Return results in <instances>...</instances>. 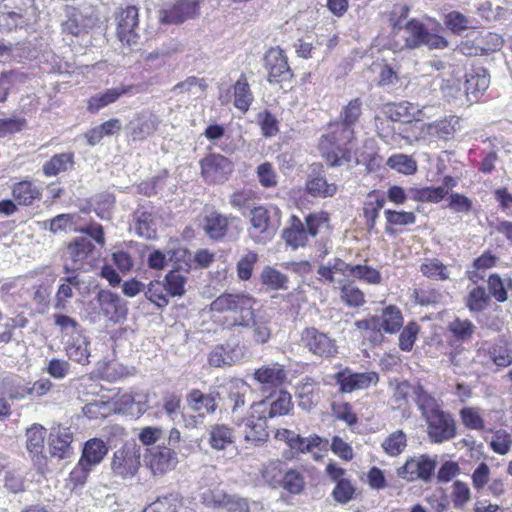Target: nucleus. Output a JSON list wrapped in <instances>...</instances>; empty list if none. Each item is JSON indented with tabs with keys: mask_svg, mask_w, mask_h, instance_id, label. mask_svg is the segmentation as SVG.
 <instances>
[{
	"mask_svg": "<svg viewBox=\"0 0 512 512\" xmlns=\"http://www.w3.org/2000/svg\"><path fill=\"white\" fill-rule=\"evenodd\" d=\"M39 9L35 0H3L0 7V31L11 32L37 22Z\"/></svg>",
	"mask_w": 512,
	"mask_h": 512,
	"instance_id": "f257e3e1",
	"label": "nucleus"
},
{
	"mask_svg": "<svg viewBox=\"0 0 512 512\" xmlns=\"http://www.w3.org/2000/svg\"><path fill=\"white\" fill-rule=\"evenodd\" d=\"M404 45L414 50L423 46L429 50H443L448 47L449 41L436 33L429 31L426 25L418 19L412 18L404 23Z\"/></svg>",
	"mask_w": 512,
	"mask_h": 512,
	"instance_id": "f03ea898",
	"label": "nucleus"
},
{
	"mask_svg": "<svg viewBox=\"0 0 512 512\" xmlns=\"http://www.w3.org/2000/svg\"><path fill=\"white\" fill-rule=\"evenodd\" d=\"M427 433L432 443H443L457 434L456 422L452 415L441 408L425 413Z\"/></svg>",
	"mask_w": 512,
	"mask_h": 512,
	"instance_id": "7ed1b4c3",
	"label": "nucleus"
},
{
	"mask_svg": "<svg viewBox=\"0 0 512 512\" xmlns=\"http://www.w3.org/2000/svg\"><path fill=\"white\" fill-rule=\"evenodd\" d=\"M325 475L335 484L331 496L336 503L345 505L356 498L357 487L344 468L330 461L325 467Z\"/></svg>",
	"mask_w": 512,
	"mask_h": 512,
	"instance_id": "20e7f679",
	"label": "nucleus"
},
{
	"mask_svg": "<svg viewBox=\"0 0 512 512\" xmlns=\"http://www.w3.org/2000/svg\"><path fill=\"white\" fill-rule=\"evenodd\" d=\"M251 225L249 231L253 240L257 243H265L271 240L279 226L277 209H267L263 206L251 209Z\"/></svg>",
	"mask_w": 512,
	"mask_h": 512,
	"instance_id": "39448f33",
	"label": "nucleus"
},
{
	"mask_svg": "<svg viewBox=\"0 0 512 512\" xmlns=\"http://www.w3.org/2000/svg\"><path fill=\"white\" fill-rule=\"evenodd\" d=\"M277 474H281L280 463L271 462L262 471L263 478L273 487L279 484L286 492L291 495H299L305 490L306 482L304 475L296 470H287L280 481H274Z\"/></svg>",
	"mask_w": 512,
	"mask_h": 512,
	"instance_id": "423d86ee",
	"label": "nucleus"
},
{
	"mask_svg": "<svg viewBox=\"0 0 512 512\" xmlns=\"http://www.w3.org/2000/svg\"><path fill=\"white\" fill-rule=\"evenodd\" d=\"M437 461L427 454L409 457L405 463L397 469V475L409 482L422 480L429 482L434 475Z\"/></svg>",
	"mask_w": 512,
	"mask_h": 512,
	"instance_id": "0eeeda50",
	"label": "nucleus"
},
{
	"mask_svg": "<svg viewBox=\"0 0 512 512\" xmlns=\"http://www.w3.org/2000/svg\"><path fill=\"white\" fill-rule=\"evenodd\" d=\"M334 379L339 386V392L348 394L376 385L379 382V375L374 371L353 372L351 369L345 368L336 372Z\"/></svg>",
	"mask_w": 512,
	"mask_h": 512,
	"instance_id": "6e6552de",
	"label": "nucleus"
},
{
	"mask_svg": "<svg viewBox=\"0 0 512 512\" xmlns=\"http://www.w3.org/2000/svg\"><path fill=\"white\" fill-rule=\"evenodd\" d=\"M236 222H239L237 217L212 209L205 212L201 220V227L209 239L220 241L229 235Z\"/></svg>",
	"mask_w": 512,
	"mask_h": 512,
	"instance_id": "1a4fd4ad",
	"label": "nucleus"
},
{
	"mask_svg": "<svg viewBox=\"0 0 512 512\" xmlns=\"http://www.w3.org/2000/svg\"><path fill=\"white\" fill-rule=\"evenodd\" d=\"M140 467V452L135 446L124 445L114 452L111 470L123 479L133 477Z\"/></svg>",
	"mask_w": 512,
	"mask_h": 512,
	"instance_id": "9d476101",
	"label": "nucleus"
},
{
	"mask_svg": "<svg viewBox=\"0 0 512 512\" xmlns=\"http://www.w3.org/2000/svg\"><path fill=\"white\" fill-rule=\"evenodd\" d=\"M264 66L268 71L267 80L270 84H281L292 79L293 73L284 51L279 47L270 48L264 56Z\"/></svg>",
	"mask_w": 512,
	"mask_h": 512,
	"instance_id": "9b49d317",
	"label": "nucleus"
},
{
	"mask_svg": "<svg viewBox=\"0 0 512 512\" xmlns=\"http://www.w3.org/2000/svg\"><path fill=\"white\" fill-rule=\"evenodd\" d=\"M117 36L122 44L132 47L140 38L139 10L136 6H127L117 16Z\"/></svg>",
	"mask_w": 512,
	"mask_h": 512,
	"instance_id": "f8f14e48",
	"label": "nucleus"
},
{
	"mask_svg": "<svg viewBox=\"0 0 512 512\" xmlns=\"http://www.w3.org/2000/svg\"><path fill=\"white\" fill-rule=\"evenodd\" d=\"M199 0H177L159 11L161 24L179 25L199 14Z\"/></svg>",
	"mask_w": 512,
	"mask_h": 512,
	"instance_id": "ddd939ff",
	"label": "nucleus"
},
{
	"mask_svg": "<svg viewBox=\"0 0 512 512\" xmlns=\"http://www.w3.org/2000/svg\"><path fill=\"white\" fill-rule=\"evenodd\" d=\"M200 166L208 183H223L233 171L232 162L220 154H209L200 161Z\"/></svg>",
	"mask_w": 512,
	"mask_h": 512,
	"instance_id": "4468645a",
	"label": "nucleus"
},
{
	"mask_svg": "<svg viewBox=\"0 0 512 512\" xmlns=\"http://www.w3.org/2000/svg\"><path fill=\"white\" fill-rule=\"evenodd\" d=\"M252 406L254 417L270 419L287 415L293 408V402L288 392L280 391L275 400L270 402L269 399H263Z\"/></svg>",
	"mask_w": 512,
	"mask_h": 512,
	"instance_id": "2eb2a0df",
	"label": "nucleus"
},
{
	"mask_svg": "<svg viewBox=\"0 0 512 512\" xmlns=\"http://www.w3.org/2000/svg\"><path fill=\"white\" fill-rule=\"evenodd\" d=\"M490 85V74L484 67H473L465 74L464 91L467 101L477 102Z\"/></svg>",
	"mask_w": 512,
	"mask_h": 512,
	"instance_id": "dca6fc26",
	"label": "nucleus"
},
{
	"mask_svg": "<svg viewBox=\"0 0 512 512\" xmlns=\"http://www.w3.org/2000/svg\"><path fill=\"white\" fill-rule=\"evenodd\" d=\"M306 191L313 197L328 198L335 195L337 186L328 183L321 164H312L306 180Z\"/></svg>",
	"mask_w": 512,
	"mask_h": 512,
	"instance_id": "f3484780",
	"label": "nucleus"
},
{
	"mask_svg": "<svg viewBox=\"0 0 512 512\" xmlns=\"http://www.w3.org/2000/svg\"><path fill=\"white\" fill-rule=\"evenodd\" d=\"M275 439L285 442L290 450L297 454L311 452L313 448L319 447L322 442L321 437L316 434L304 438L287 428L277 429Z\"/></svg>",
	"mask_w": 512,
	"mask_h": 512,
	"instance_id": "a211bd4d",
	"label": "nucleus"
},
{
	"mask_svg": "<svg viewBox=\"0 0 512 512\" xmlns=\"http://www.w3.org/2000/svg\"><path fill=\"white\" fill-rule=\"evenodd\" d=\"M95 299L97 300L101 312L111 321H118L125 318L127 310L119 295L110 290L101 289L98 291Z\"/></svg>",
	"mask_w": 512,
	"mask_h": 512,
	"instance_id": "6ab92c4d",
	"label": "nucleus"
},
{
	"mask_svg": "<svg viewBox=\"0 0 512 512\" xmlns=\"http://www.w3.org/2000/svg\"><path fill=\"white\" fill-rule=\"evenodd\" d=\"M46 433V428L38 423H34L26 429V449L34 461L46 462L44 454Z\"/></svg>",
	"mask_w": 512,
	"mask_h": 512,
	"instance_id": "aec40b11",
	"label": "nucleus"
},
{
	"mask_svg": "<svg viewBox=\"0 0 512 512\" xmlns=\"http://www.w3.org/2000/svg\"><path fill=\"white\" fill-rule=\"evenodd\" d=\"M160 119L152 113H140L129 124L130 135L134 141H142L151 136L159 127Z\"/></svg>",
	"mask_w": 512,
	"mask_h": 512,
	"instance_id": "412c9836",
	"label": "nucleus"
},
{
	"mask_svg": "<svg viewBox=\"0 0 512 512\" xmlns=\"http://www.w3.org/2000/svg\"><path fill=\"white\" fill-rule=\"evenodd\" d=\"M176 452L166 446H158L148 456V465L154 474H163L175 467Z\"/></svg>",
	"mask_w": 512,
	"mask_h": 512,
	"instance_id": "4be33fe9",
	"label": "nucleus"
},
{
	"mask_svg": "<svg viewBox=\"0 0 512 512\" xmlns=\"http://www.w3.org/2000/svg\"><path fill=\"white\" fill-rule=\"evenodd\" d=\"M299 345L308 352H331L334 347L332 340L315 328L303 330Z\"/></svg>",
	"mask_w": 512,
	"mask_h": 512,
	"instance_id": "5701e85b",
	"label": "nucleus"
},
{
	"mask_svg": "<svg viewBox=\"0 0 512 512\" xmlns=\"http://www.w3.org/2000/svg\"><path fill=\"white\" fill-rule=\"evenodd\" d=\"M266 418H257L253 416V406L245 423L244 438L255 446L265 443L268 440V426Z\"/></svg>",
	"mask_w": 512,
	"mask_h": 512,
	"instance_id": "b1692460",
	"label": "nucleus"
},
{
	"mask_svg": "<svg viewBox=\"0 0 512 512\" xmlns=\"http://www.w3.org/2000/svg\"><path fill=\"white\" fill-rule=\"evenodd\" d=\"M131 86H119L106 89L91 96L88 100L87 109L91 113H97L102 108L115 103L121 96L127 94L131 90Z\"/></svg>",
	"mask_w": 512,
	"mask_h": 512,
	"instance_id": "393cba45",
	"label": "nucleus"
},
{
	"mask_svg": "<svg viewBox=\"0 0 512 512\" xmlns=\"http://www.w3.org/2000/svg\"><path fill=\"white\" fill-rule=\"evenodd\" d=\"M255 300L246 294H237L235 304L231 308V312L236 314L234 325L241 327H250L253 321Z\"/></svg>",
	"mask_w": 512,
	"mask_h": 512,
	"instance_id": "a878e982",
	"label": "nucleus"
},
{
	"mask_svg": "<svg viewBox=\"0 0 512 512\" xmlns=\"http://www.w3.org/2000/svg\"><path fill=\"white\" fill-rule=\"evenodd\" d=\"M109 447L101 438H91L84 443L80 460L91 467L100 464L108 454Z\"/></svg>",
	"mask_w": 512,
	"mask_h": 512,
	"instance_id": "bb28decb",
	"label": "nucleus"
},
{
	"mask_svg": "<svg viewBox=\"0 0 512 512\" xmlns=\"http://www.w3.org/2000/svg\"><path fill=\"white\" fill-rule=\"evenodd\" d=\"M379 319L377 321L378 331L394 334L403 326V316L401 310L395 305H388L382 309L380 315H375Z\"/></svg>",
	"mask_w": 512,
	"mask_h": 512,
	"instance_id": "cd10ccee",
	"label": "nucleus"
},
{
	"mask_svg": "<svg viewBox=\"0 0 512 512\" xmlns=\"http://www.w3.org/2000/svg\"><path fill=\"white\" fill-rule=\"evenodd\" d=\"M12 196L19 205L30 206L42 197V190L29 180H23L12 186Z\"/></svg>",
	"mask_w": 512,
	"mask_h": 512,
	"instance_id": "c85d7f7f",
	"label": "nucleus"
},
{
	"mask_svg": "<svg viewBox=\"0 0 512 512\" xmlns=\"http://www.w3.org/2000/svg\"><path fill=\"white\" fill-rule=\"evenodd\" d=\"M219 394H204L199 389H193L187 396L189 406L199 414H212L217 409V396Z\"/></svg>",
	"mask_w": 512,
	"mask_h": 512,
	"instance_id": "c756f323",
	"label": "nucleus"
},
{
	"mask_svg": "<svg viewBox=\"0 0 512 512\" xmlns=\"http://www.w3.org/2000/svg\"><path fill=\"white\" fill-rule=\"evenodd\" d=\"M419 110L408 102L387 103L383 107L384 115L393 122H410Z\"/></svg>",
	"mask_w": 512,
	"mask_h": 512,
	"instance_id": "7c9ffc66",
	"label": "nucleus"
},
{
	"mask_svg": "<svg viewBox=\"0 0 512 512\" xmlns=\"http://www.w3.org/2000/svg\"><path fill=\"white\" fill-rule=\"evenodd\" d=\"M73 434L68 429L59 430L55 434H50L49 449L53 457L59 459L67 458L71 453V444Z\"/></svg>",
	"mask_w": 512,
	"mask_h": 512,
	"instance_id": "2f4dec72",
	"label": "nucleus"
},
{
	"mask_svg": "<svg viewBox=\"0 0 512 512\" xmlns=\"http://www.w3.org/2000/svg\"><path fill=\"white\" fill-rule=\"evenodd\" d=\"M73 166V153H59L52 156L43 164L42 171L46 177H53L59 175L60 173L72 170Z\"/></svg>",
	"mask_w": 512,
	"mask_h": 512,
	"instance_id": "473e14b6",
	"label": "nucleus"
},
{
	"mask_svg": "<svg viewBox=\"0 0 512 512\" xmlns=\"http://www.w3.org/2000/svg\"><path fill=\"white\" fill-rule=\"evenodd\" d=\"M95 246L87 237H77L68 245V253L74 263L72 270H78L82 263L93 252Z\"/></svg>",
	"mask_w": 512,
	"mask_h": 512,
	"instance_id": "72a5a7b5",
	"label": "nucleus"
},
{
	"mask_svg": "<svg viewBox=\"0 0 512 512\" xmlns=\"http://www.w3.org/2000/svg\"><path fill=\"white\" fill-rule=\"evenodd\" d=\"M282 237L293 249L305 246L308 240L305 225L296 216L291 217V225L283 231Z\"/></svg>",
	"mask_w": 512,
	"mask_h": 512,
	"instance_id": "f704fd0d",
	"label": "nucleus"
},
{
	"mask_svg": "<svg viewBox=\"0 0 512 512\" xmlns=\"http://www.w3.org/2000/svg\"><path fill=\"white\" fill-rule=\"evenodd\" d=\"M234 442L233 430L227 425H213L209 433V444L215 450H224Z\"/></svg>",
	"mask_w": 512,
	"mask_h": 512,
	"instance_id": "c9c22d12",
	"label": "nucleus"
},
{
	"mask_svg": "<svg viewBox=\"0 0 512 512\" xmlns=\"http://www.w3.org/2000/svg\"><path fill=\"white\" fill-rule=\"evenodd\" d=\"M254 378L261 384L280 386L286 379V373L281 366H263L254 372Z\"/></svg>",
	"mask_w": 512,
	"mask_h": 512,
	"instance_id": "e433bc0d",
	"label": "nucleus"
},
{
	"mask_svg": "<svg viewBox=\"0 0 512 512\" xmlns=\"http://www.w3.org/2000/svg\"><path fill=\"white\" fill-rule=\"evenodd\" d=\"M254 96L251 92L246 78L242 75L234 85V106L243 113H246L252 102Z\"/></svg>",
	"mask_w": 512,
	"mask_h": 512,
	"instance_id": "4c0bfd02",
	"label": "nucleus"
},
{
	"mask_svg": "<svg viewBox=\"0 0 512 512\" xmlns=\"http://www.w3.org/2000/svg\"><path fill=\"white\" fill-rule=\"evenodd\" d=\"M381 447L388 456H399L407 447L406 433L401 429L390 433L381 443Z\"/></svg>",
	"mask_w": 512,
	"mask_h": 512,
	"instance_id": "58836bf2",
	"label": "nucleus"
},
{
	"mask_svg": "<svg viewBox=\"0 0 512 512\" xmlns=\"http://www.w3.org/2000/svg\"><path fill=\"white\" fill-rule=\"evenodd\" d=\"M182 504V498L179 494L170 493L164 496H159L142 512H177Z\"/></svg>",
	"mask_w": 512,
	"mask_h": 512,
	"instance_id": "ea45409f",
	"label": "nucleus"
},
{
	"mask_svg": "<svg viewBox=\"0 0 512 512\" xmlns=\"http://www.w3.org/2000/svg\"><path fill=\"white\" fill-rule=\"evenodd\" d=\"M386 165L404 175H413L418 169L417 161L411 155L403 153L391 155L387 159Z\"/></svg>",
	"mask_w": 512,
	"mask_h": 512,
	"instance_id": "a19ab883",
	"label": "nucleus"
},
{
	"mask_svg": "<svg viewBox=\"0 0 512 512\" xmlns=\"http://www.w3.org/2000/svg\"><path fill=\"white\" fill-rule=\"evenodd\" d=\"M332 131L328 135L329 141L337 148L346 147L354 138V127L339 121L331 124Z\"/></svg>",
	"mask_w": 512,
	"mask_h": 512,
	"instance_id": "79ce46f5",
	"label": "nucleus"
},
{
	"mask_svg": "<svg viewBox=\"0 0 512 512\" xmlns=\"http://www.w3.org/2000/svg\"><path fill=\"white\" fill-rule=\"evenodd\" d=\"M410 194L414 201L439 203L447 195V190L444 187L412 188Z\"/></svg>",
	"mask_w": 512,
	"mask_h": 512,
	"instance_id": "37998d69",
	"label": "nucleus"
},
{
	"mask_svg": "<svg viewBox=\"0 0 512 512\" xmlns=\"http://www.w3.org/2000/svg\"><path fill=\"white\" fill-rule=\"evenodd\" d=\"M448 331L457 342H467L472 338L475 325L467 319L456 318L448 325Z\"/></svg>",
	"mask_w": 512,
	"mask_h": 512,
	"instance_id": "c03bdc74",
	"label": "nucleus"
},
{
	"mask_svg": "<svg viewBox=\"0 0 512 512\" xmlns=\"http://www.w3.org/2000/svg\"><path fill=\"white\" fill-rule=\"evenodd\" d=\"M168 261L173 264V270L188 273L191 269L192 254L185 247L168 249Z\"/></svg>",
	"mask_w": 512,
	"mask_h": 512,
	"instance_id": "a18cd8bd",
	"label": "nucleus"
},
{
	"mask_svg": "<svg viewBox=\"0 0 512 512\" xmlns=\"http://www.w3.org/2000/svg\"><path fill=\"white\" fill-rule=\"evenodd\" d=\"M166 286V292L171 297H181L185 294V284L187 278L180 274V271L171 270L169 271L164 281Z\"/></svg>",
	"mask_w": 512,
	"mask_h": 512,
	"instance_id": "49530a36",
	"label": "nucleus"
},
{
	"mask_svg": "<svg viewBox=\"0 0 512 512\" xmlns=\"http://www.w3.org/2000/svg\"><path fill=\"white\" fill-rule=\"evenodd\" d=\"M261 280L264 285L272 290L288 289V277L272 267H265L261 273Z\"/></svg>",
	"mask_w": 512,
	"mask_h": 512,
	"instance_id": "de8ad7c7",
	"label": "nucleus"
},
{
	"mask_svg": "<svg viewBox=\"0 0 512 512\" xmlns=\"http://www.w3.org/2000/svg\"><path fill=\"white\" fill-rule=\"evenodd\" d=\"M135 231L143 238L151 239L156 234L152 215L145 211L137 210L134 214Z\"/></svg>",
	"mask_w": 512,
	"mask_h": 512,
	"instance_id": "09e8293b",
	"label": "nucleus"
},
{
	"mask_svg": "<svg viewBox=\"0 0 512 512\" xmlns=\"http://www.w3.org/2000/svg\"><path fill=\"white\" fill-rule=\"evenodd\" d=\"M62 343L66 352H88L89 341L81 327L67 336H62Z\"/></svg>",
	"mask_w": 512,
	"mask_h": 512,
	"instance_id": "8fccbe9b",
	"label": "nucleus"
},
{
	"mask_svg": "<svg viewBox=\"0 0 512 512\" xmlns=\"http://www.w3.org/2000/svg\"><path fill=\"white\" fill-rule=\"evenodd\" d=\"M331 411L335 419L346 423L349 427L358 423V416L349 402H333Z\"/></svg>",
	"mask_w": 512,
	"mask_h": 512,
	"instance_id": "3c124183",
	"label": "nucleus"
},
{
	"mask_svg": "<svg viewBox=\"0 0 512 512\" xmlns=\"http://www.w3.org/2000/svg\"><path fill=\"white\" fill-rule=\"evenodd\" d=\"M146 298L154 303L158 308L162 309L169 303L168 294L164 282L154 281L150 282L145 291Z\"/></svg>",
	"mask_w": 512,
	"mask_h": 512,
	"instance_id": "603ef678",
	"label": "nucleus"
},
{
	"mask_svg": "<svg viewBox=\"0 0 512 512\" xmlns=\"http://www.w3.org/2000/svg\"><path fill=\"white\" fill-rule=\"evenodd\" d=\"M459 416L462 424L468 429L480 431L485 428V422L479 408L464 407L460 410Z\"/></svg>",
	"mask_w": 512,
	"mask_h": 512,
	"instance_id": "864d4df0",
	"label": "nucleus"
},
{
	"mask_svg": "<svg viewBox=\"0 0 512 512\" xmlns=\"http://www.w3.org/2000/svg\"><path fill=\"white\" fill-rule=\"evenodd\" d=\"M61 27L63 33L78 36L86 30L87 25L82 14L78 10L72 9L67 20L62 22Z\"/></svg>",
	"mask_w": 512,
	"mask_h": 512,
	"instance_id": "5fc2aeb1",
	"label": "nucleus"
},
{
	"mask_svg": "<svg viewBox=\"0 0 512 512\" xmlns=\"http://www.w3.org/2000/svg\"><path fill=\"white\" fill-rule=\"evenodd\" d=\"M489 447L493 452L499 455H506L512 447V437L504 429L496 430L492 433Z\"/></svg>",
	"mask_w": 512,
	"mask_h": 512,
	"instance_id": "6e6d98bb",
	"label": "nucleus"
},
{
	"mask_svg": "<svg viewBox=\"0 0 512 512\" xmlns=\"http://www.w3.org/2000/svg\"><path fill=\"white\" fill-rule=\"evenodd\" d=\"M477 43L478 47L476 48V50L479 49L482 55H488L492 52L500 50L503 46L504 41L499 34L488 32L477 38ZM474 53L477 54V51H475Z\"/></svg>",
	"mask_w": 512,
	"mask_h": 512,
	"instance_id": "4d7b16f0",
	"label": "nucleus"
},
{
	"mask_svg": "<svg viewBox=\"0 0 512 512\" xmlns=\"http://www.w3.org/2000/svg\"><path fill=\"white\" fill-rule=\"evenodd\" d=\"M362 104L360 98H354L349 101L340 112V121L354 127L362 115Z\"/></svg>",
	"mask_w": 512,
	"mask_h": 512,
	"instance_id": "13d9d810",
	"label": "nucleus"
},
{
	"mask_svg": "<svg viewBox=\"0 0 512 512\" xmlns=\"http://www.w3.org/2000/svg\"><path fill=\"white\" fill-rule=\"evenodd\" d=\"M444 24L454 34H461L470 28L471 20L459 11H451L444 17Z\"/></svg>",
	"mask_w": 512,
	"mask_h": 512,
	"instance_id": "bf43d9fd",
	"label": "nucleus"
},
{
	"mask_svg": "<svg viewBox=\"0 0 512 512\" xmlns=\"http://www.w3.org/2000/svg\"><path fill=\"white\" fill-rule=\"evenodd\" d=\"M102 378L108 381H115L130 374L128 368L119 363L115 358L105 362L100 368Z\"/></svg>",
	"mask_w": 512,
	"mask_h": 512,
	"instance_id": "052dcab7",
	"label": "nucleus"
},
{
	"mask_svg": "<svg viewBox=\"0 0 512 512\" xmlns=\"http://www.w3.org/2000/svg\"><path fill=\"white\" fill-rule=\"evenodd\" d=\"M489 295L483 286L473 288L467 298V307L472 312H480L486 308L489 303Z\"/></svg>",
	"mask_w": 512,
	"mask_h": 512,
	"instance_id": "680f3d73",
	"label": "nucleus"
},
{
	"mask_svg": "<svg viewBox=\"0 0 512 512\" xmlns=\"http://www.w3.org/2000/svg\"><path fill=\"white\" fill-rule=\"evenodd\" d=\"M92 470L93 467L89 466L88 464L79 459L76 466L69 473L67 479L68 485H70L73 489L83 486L86 483L88 476Z\"/></svg>",
	"mask_w": 512,
	"mask_h": 512,
	"instance_id": "e2e57ef3",
	"label": "nucleus"
},
{
	"mask_svg": "<svg viewBox=\"0 0 512 512\" xmlns=\"http://www.w3.org/2000/svg\"><path fill=\"white\" fill-rule=\"evenodd\" d=\"M413 393L415 394V402L418 406L419 410L423 418L425 417V413L428 411H433L434 408H440L434 397L429 394L421 385L414 387Z\"/></svg>",
	"mask_w": 512,
	"mask_h": 512,
	"instance_id": "0e129e2a",
	"label": "nucleus"
},
{
	"mask_svg": "<svg viewBox=\"0 0 512 512\" xmlns=\"http://www.w3.org/2000/svg\"><path fill=\"white\" fill-rule=\"evenodd\" d=\"M471 499V491L467 483L457 480L452 485L451 500L457 509L463 508Z\"/></svg>",
	"mask_w": 512,
	"mask_h": 512,
	"instance_id": "69168bd1",
	"label": "nucleus"
},
{
	"mask_svg": "<svg viewBox=\"0 0 512 512\" xmlns=\"http://www.w3.org/2000/svg\"><path fill=\"white\" fill-rule=\"evenodd\" d=\"M419 325L415 321H410L400 332L399 335V348L402 351H410L415 343L419 333Z\"/></svg>",
	"mask_w": 512,
	"mask_h": 512,
	"instance_id": "338daca9",
	"label": "nucleus"
},
{
	"mask_svg": "<svg viewBox=\"0 0 512 512\" xmlns=\"http://www.w3.org/2000/svg\"><path fill=\"white\" fill-rule=\"evenodd\" d=\"M350 276L363 280L369 284H379L382 280L378 270L367 265H353Z\"/></svg>",
	"mask_w": 512,
	"mask_h": 512,
	"instance_id": "774afa93",
	"label": "nucleus"
}]
</instances>
